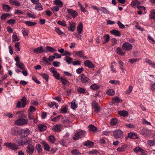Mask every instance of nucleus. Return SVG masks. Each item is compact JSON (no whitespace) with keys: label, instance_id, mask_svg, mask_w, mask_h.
<instances>
[{"label":"nucleus","instance_id":"obj_38","mask_svg":"<svg viewBox=\"0 0 155 155\" xmlns=\"http://www.w3.org/2000/svg\"><path fill=\"white\" fill-rule=\"evenodd\" d=\"M94 144V143L89 140H87L84 143V146L87 147H91Z\"/></svg>","mask_w":155,"mask_h":155},{"label":"nucleus","instance_id":"obj_5","mask_svg":"<svg viewBox=\"0 0 155 155\" xmlns=\"http://www.w3.org/2000/svg\"><path fill=\"white\" fill-rule=\"evenodd\" d=\"M80 80L81 82L86 84H91V80L86 77L84 74H82L80 76Z\"/></svg>","mask_w":155,"mask_h":155},{"label":"nucleus","instance_id":"obj_16","mask_svg":"<svg viewBox=\"0 0 155 155\" xmlns=\"http://www.w3.org/2000/svg\"><path fill=\"white\" fill-rule=\"evenodd\" d=\"M9 2L10 4L16 6H19L20 5V3L17 0H9Z\"/></svg>","mask_w":155,"mask_h":155},{"label":"nucleus","instance_id":"obj_13","mask_svg":"<svg viewBox=\"0 0 155 155\" xmlns=\"http://www.w3.org/2000/svg\"><path fill=\"white\" fill-rule=\"evenodd\" d=\"M69 26L68 28V30L71 31H74L75 29L76 23L74 22H69Z\"/></svg>","mask_w":155,"mask_h":155},{"label":"nucleus","instance_id":"obj_39","mask_svg":"<svg viewBox=\"0 0 155 155\" xmlns=\"http://www.w3.org/2000/svg\"><path fill=\"white\" fill-rule=\"evenodd\" d=\"M65 59L66 62L68 63V64H70L73 62V59L70 57L67 56L65 58Z\"/></svg>","mask_w":155,"mask_h":155},{"label":"nucleus","instance_id":"obj_25","mask_svg":"<svg viewBox=\"0 0 155 155\" xmlns=\"http://www.w3.org/2000/svg\"><path fill=\"white\" fill-rule=\"evenodd\" d=\"M117 63L114 61L113 62H112L110 65V69L111 71L112 72L114 73H116V69L114 68V66L115 65L116 66Z\"/></svg>","mask_w":155,"mask_h":155},{"label":"nucleus","instance_id":"obj_7","mask_svg":"<svg viewBox=\"0 0 155 155\" xmlns=\"http://www.w3.org/2000/svg\"><path fill=\"white\" fill-rule=\"evenodd\" d=\"M132 45L128 42H125L122 45V48L125 51H129L132 49Z\"/></svg>","mask_w":155,"mask_h":155},{"label":"nucleus","instance_id":"obj_35","mask_svg":"<svg viewBox=\"0 0 155 155\" xmlns=\"http://www.w3.org/2000/svg\"><path fill=\"white\" fill-rule=\"evenodd\" d=\"M76 100L74 99L71 103V108L73 110L75 109L77 107V105L75 103Z\"/></svg>","mask_w":155,"mask_h":155},{"label":"nucleus","instance_id":"obj_9","mask_svg":"<svg viewBox=\"0 0 155 155\" xmlns=\"http://www.w3.org/2000/svg\"><path fill=\"white\" fill-rule=\"evenodd\" d=\"M113 135L116 138H119L123 136V132L120 130H117L114 132Z\"/></svg>","mask_w":155,"mask_h":155},{"label":"nucleus","instance_id":"obj_19","mask_svg":"<svg viewBox=\"0 0 155 155\" xmlns=\"http://www.w3.org/2000/svg\"><path fill=\"white\" fill-rule=\"evenodd\" d=\"M83 25L82 23H80L78 25L77 28V31L79 34L82 33L83 31Z\"/></svg>","mask_w":155,"mask_h":155},{"label":"nucleus","instance_id":"obj_20","mask_svg":"<svg viewBox=\"0 0 155 155\" xmlns=\"http://www.w3.org/2000/svg\"><path fill=\"white\" fill-rule=\"evenodd\" d=\"M44 51L43 47L40 46L34 50L33 52L34 53L38 54L39 53H41Z\"/></svg>","mask_w":155,"mask_h":155},{"label":"nucleus","instance_id":"obj_21","mask_svg":"<svg viewBox=\"0 0 155 155\" xmlns=\"http://www.w3.org/2000/svg\"><path fill=\"white\" fill-rule=\"evenodd\" d=\"M38 129L40 131H43L47 129V126L44 124H39L38 125Z\"/></svg>","mask_w":155,"mask_h":155},{"label":"nucleus","instance_id":"obj_12","mask_svg":"<svg viewBox=\"0 0 155 155\" xmlns=\"http://www.w3.org/2000/svg\"><path fill=\"white\" fill-rule=\"evenodd\" d=\"M85 66L90 68H93L94 67V66L92 62L89 60H87L84 62Z\"/></svg>","mask_w":155,"mask_h":155},{"label":"nucleus","instance_id":"obj_34","mask_svg":"<svg viewBox=\"0 0 155 155\" xmlns=\"http://www.w3.org/2000/svg\"><path fill=\"white\" fill-rule=\"evenodd\" d=\"M77 91L80 94H85L86 93V90L83 88L79 87L77 89Z\"/></svg>","mask_w":155,"mask_h":155},{"label":"nucleus","instance_id":"obj_64","mask_svg":"<svg viewBox=\"0 0 155 155\" xmlns=\"http://www.w3.org/2000/svg\"><path fill=\"white\" fill-rule=\"evenodd\" d=\"M24 12L22 11H21L19 10H15V11L14 12V14H18V15H21L23 14L24 15Z\"/></svg>","mask_w":155,"mask_h":155},{"label":"nucleus","instance_id":"obj_26","mask_svg":"<svg viewBox=\"0 0 155 155\" xmlns=\"http://www.w3.org/2000/svg\"><path fill=\"white\" fill-rule=\"evenodd\" d=\"M35 148L38 153H40L42 151V149L41 145L40 144H36Z\"/></svg>","mask_w":155,"mask_h":155},{"label":"nucleus","instance_id":"obj_51","mask_svg":"<svg viewBox=\"0 0 155 155\" xmlns=\"http://www.w3.org/2000/svg\"><path fill=\"white\" fill-rule=\"evenodd\" d=\"M10 15L8 13L2 14L1 17V20L6 19L8 16H10Z\"/></svg>","mask_w":155,"mask_h":155},{"label":"nucleus","instance_id":"obj_37","mask_svg":"<svg viewBox=\"0 0 155 155\" xmlns=\"http://www.w3.org/2000/svg\"><path fill=\"white\" fill-rule=\"evenodd\" d=\"M40 75L43 79H45L47 81H48L49 77L48 74L45 73H41L40 74Z\"/></svg>","mask_w":155,"mask_h":155},{"label":"nucleus","instance_id":"obj_11","mask_svg":"<svg viewBox=\"0 0 155 155\" xmlns=\"http://www.w3.org/2000/svg\"><path fill=\"white\" fill-rule=\"evenodd\" d=\"M30 131L28 129L25 128L21 130V134L22 137H26L30 134Z\"/></svg>","mask_w":155,"mask_h":155},{"label":"nucleus","instance_id":"obj_47","mask_svg":"<svg viewBox=\"0 0 155 155\" xmlns=\"http://www.w3.org/2000/svg\"><path fill=\"white\" fill-rule=\"evenodd\" d=\"M48 140L51 143H54L56 141V139L54 136L51 135L48 137Z\"/></svg>","mask_w":155,"mask_h":155},{"label":"nucleus","instance_id":"obj_1","mask_svg":"<svg viewBox=\"0 0 155 155\" xmlns=\"http://www.w3.org/2000/svg\"><path fill=\"white\" fill-rule=\"evenodd\" d=\"M4 145L13 150H16L19 149V146L17 144L11 142L5 143H4Z\"/></svg>","mask_w":155,"mask_h":155},{"label":"nucleus","instance_id":"obj_32","mask_svg":"<svg viewBox=\"0 0 155 155\" xmlns=\"http://www.w3.org/2000/svg\"><path fill=\"white\" fill-rule=\"evenodd\" d=\"M88 127L90 131L95 132L97 130V128L94 126L92 124L90 125Z\"/></svg>","mask_w":155,"mask_h":155},{"label":"nucleus","instance_id":"obj_50","mask_svg":"<svg viewBox=\"0 0 155 155\" xmlns=\"http://www.w3.org/2000/svg\"><path fill=\"white\" fill-rule=\"evenodd\" d=\"M57 23L59 25L62 26L64 27H66L67 25L65 21L64 20L62 21H58Z\"/></svg>","mask_w":155,"mask_h":155},{"label":"nucleus","instance_id":"obj_55","mask_svg":"<svg viewBox=\"0 0 155 155\" xmlns=\"http://www.w3.org/2000/svg\"><path fill=\"white\" fill-rule=\"evenodd\" d=\"M61 115H59L51 119V120L54 122H56L58 121L60 119Z\"/></svg>","mask_w":155,"mask_h":155},{"label":"nucleus","instance_id":"obj_58","mask_svg":"<svg viewBox=\"0 0 155 155\" xmlns=\"http://www.w3.org/2000/svg\"><path fill=\"white\" fill-rule=\"evenodd\" d=\"M90 87L94 90H96L99 88V87L96 84H92L90 86Z\"/></svg>","mask_w":155,"mask_h":155},{"label":"nucleus","instance_id":"obj_14","mask_svg":"<svg viewBox=\"0 0 155 155\" xmlns=\"http://www.w3.org/2000/svg\"><path fill=\"white\" fill-rule=\"evenodd\" d=\"M53 75L55 78L58 80L60 79V74L55 70H54V68H51L50 69Z\"/></svg>","mask_w":155,"mask_h":155},{"label":"nucleus","instance_id":"obj_3","mask_svg":"<svg viewBox=\"0 0 155 155\" xmlns=\"http://www.w3.org/2000/svg\"><path fill=\"white\" fill-rule=\"evenodd\" d=\"M86 133L85 130H81L75 133L73 139L76 140L84 137L86 135Z\"/></svg>","mask_w":155,"mask_h":155},{"label":"nucleus","instance_id":"obj_63","mask_svg":"<svg viewBox=\"0 0 155 155\" xmlns=\"http://www.w3.org/2000/svg\"><path fill=\"white\" fill-rule=\"evenodd\" d=\"M12 40L13 41H18L19 40L17 35H12Z\"/></svg>","mask_w":155,"mask_h":155},{"label":"nucleus","instance_id":"obj_23","mask_svg":"<svg viewBox=\"0 0 155 155\" xmlns=\"http://www.w3.org/2000/svg\"><path fill=\"white\" fill-rule=\"evenodd\" d=\"M129 137L131 139H137L138 138L137 134L134 133L130 132L128 134Z\"/></svg>","mask_w":155,"mask_h":155},{"label":"nucleus","instance_id":"obj_17","mask_svg":"<svg viewBox=\"0 0 155 155\" xmlns=\"http://www.w3.org/2000/svg\"><path fill=\"white\" fill-rule=\"evenodd\" d=\"M75 54L79 57L82 58L84 59H87V58L84 55V54L82 51H80L75 52Z\"/></svg>","mask_w":155,"mask_h":155},{"label":"nucleus","instance_id":"obj_45","mask_svg":"<svg viewBox=\"0 0 155 155\" xmlns=\"http://www.w3.org/2000/svg\"><path fill=\"white\" fill-rule=\"evenodd\" d=\"M117 53L119 55H124L125 54V52L122 51L121 49L120 48H117L116 49Z\"/></svg>","mask_w":155,"mask_h":155},{"label":"nucleus","instance_id":"obj_46","mask_svg":"<svg viewBox=\"0 0 155 155\" xmlns=\"http://www.w3.org/2000/svg\"><path fill=\"white\" fill-rule=\"evenodd\" d=\"M25 23L28 26H33L36 24L35 22H32L29 21H26Z\"/></svg>","mask_w":155,"mask_h":155},{"label":"nucleus","instance_id":"obj_18","mask_svg":"<svg viewBox=\"0 0 155 155\" xmlns=\"http://www.w3.org/2000/svg\"><path fill=\"white\" fill-rule=\"evenodd\" d=\"M41 144L43 145L44 150L47 151H50V147L48 143L45 142H41Z\"/></svg>","mask_w":155,"mask_h":155},{"label":"nucleus","instance_id":"obj_28","mask_svg":"<svg viewBox=\"0 0 155 155\" xmlns=\"http://www.w3.org/2000/svg\"><path fill=\"white\" fill-rule=\"evenodd\" d=\"M24 138V142H25V144L27 145H29L30 144H31V143L32 141V139L29 137L28 138Z\"/></svg>","mask_w":155,"mask_h":155},{"label":"nucleus","instance_id":"obj_22","mask_svg":"<svg viewBox=\"0 0 155 155\" xmlns=\"http://www.w3.org/2000/svg\"><path fill=\"white\" fill-rule=\"evenodd\" d=\"M99 10L101 11V12L104 14H110V12L109 10L107 8L104 7H101Z\"/></svg>","mask_w":155,"mask_h":155},{"label":"nucleus","instance_id":"obj_40","mask_svg":"<svg viewBox=\"0 0 155 155\" xmlns=\"http://www.w3.org/2000/svg\"><path fill=\"white\" fill-rule=\"evenodd\" d=\"M150 16L151 19L155 21V9L153 10L150 12Z\"/></svg>","mask_w":155,"mask_h":155},{"label":"nucleus","instance_id":"obj_31","mask_svg":"<svg viewBox=\"0 0 155 155\" xmlns=\"http://www.w3.org/2000/svg\"><path fill=\"white\" fill-rule=\"evenodd\" d=\"M54 2L55 5H58L60 7H62L63 6V3L60 0H55Z\"/></svg>","mask_w":155,"mask_h":155},{"label":"nucleus","instance_id":"obj_36","mask_svg":"<svg viewBox=\"0 0 155 155\" xmlns=\"http://www.w3.org/2000/svg\"><path fill=\"white\" fill-rule=\"evenodd\" d=\"M106 94L110 96H113L115 94V91L113 89H109L107 91Z\"/></svg>","mask_w":155,"mask_h":155},{"label":"nucleus","instance_id":"obj_54","mask_svg":"<svg viewBox=\"0 0 155 155\" xmlns=\"http://www.w3.org/2000/svg\"><path fill=\"white\" fill-rule=\"evenodd\" d=\"M139 4V2L137 0H134L131 2V5L132 6H137Z\"/></svg>","mask_w":155,"mask_h":155},{"label":"nucleus","instance_id":"obj_15","mask_svg":"<svg viewBox=\"0 0 155 155\" xmlns=\"http://www.w3.org/2000/svg\"><path fill=\"white\" fill-rule=\"evenodd\" d=\"M15 65L21 70H24L25 69L24 64L22 62H16Z\"/></svg>","mask_w":155,"mask_h":155},{"label":"nucleus","instance_id":"obj_27","mask_svg":"<svg viewBox=\"0 0 155 155\" xmlns=\"http://www.w3.org/2000/svg\"><path fill=\"white\" fill-rule=\"evenodd\" d=\"M118 114L121 116L124 117L127 116L128 115V113L127 111L125 110H121L118 111Z\"/></svg>","mask_w":155,"mask_h":155},{"label":"nucleus","instance_id":"obj_43","mask_svg":"<svg viewBox=\"0 0 155 155\" xmlns=\"http://www.w3.org/2000/svg\"><path fill=\"white\" fill-rule=\"evenodd\" d=\"M71 153L74 155H79L81 154L79 150L77 149H74L71 151Z\"/></svg>","mask_w":155,"mask_h":155},{"label":"nucleus","instance_id":"obj_52","mask_svg":"<svg viewBox=\"0 0 155 155\" xmlns=\"http://www.w3.org/2000/svg\"><path fill=\"white\" fill-rule=\"evenodd\" d=\"M113 100L115 102L118 103L120 102V101H122L121 99H120L117 97H115L113 98Z\"/></svg>","mask_w":155,"mask_h":155},{"label":"nucleus","instance_id":"obj_4","mask_svg":"<svg viewBox=\"0 0 155 155\" xmlns=\"http://www.w3.org/2000/svg\"><path fill=\"white\" fill-rule=\"evenodd\" d=\"M26 97L25 96H23L21 99V102L20 101H18L16 104V107L18 108L24 107L26 104Z\"/></svg>","mask_w":155,"mask_h":155},{"label":"nucleus","instance_id":"obj_56","mask_svg":"<svg viewBox=\"0 0 155 155\" xmlns=\"http://www.w3.org/2000/svg\"><path fill=\"white\" fill-rule=\"evenodd\" d=\"M21 31L24 36H27L28 35V31L25 28H22Z\"/></svg>","mask_w":155,"mask_h":155},{"label":"nucleus","instance_id":"obj_30","mask_svg":"<svg viewBox=\"0 0 155 155\" xmlns=\"http://www.w3.org/2000/svg\"><path fill=\"white\" fill-rule=\"evenodd\" d=\"M35 9L38 11H41L43 10V6L41 3H39L36 4L35 6Z\"/></svg>","mask_w":155,"mask_h":155},{"label":"nucleus","instance_id":"obj_59","mask_svg":"<svg viewBox=\"0 0 155 155\" xmlns=\"http://www.w3.org/2000/svg\"><path fill=\"white\" fill-rule=\"evenodd\" d=\"M109 83L116 85H119L120 84V82L118 81L115 80H110L109 81Z\"/></svg>","mask_w":155,"mask_h":155},{"label":"nucleus","instance_id":"obj_24","mask_svg":"<svg viewBox=\"0 0 155 155\" xmlns=\"http://www.w3.org/2000/svg\"><path fill=\"white\" fill-rule=\"evenodd\" d=\"M112 34L117 36H120V35L119 31L115 29L113 30L110 31Z\"/></svg>","mask_w":155,"mask_h":155},{"label":"nucleus","instance_id":"obj_10","mask_svg":"<svg viewBox=\"0 0 155 155\" xmlns=\"http://www.w3.org/2000/svg\"><path fill=\"white\" fill-rule=\"evenodd\" d=\"M63 127V125L61 124H59L54 126L52 128V130L54 132H59L60 131Z\"/></svg>","mask_w":155,"mask_h":155},{"label":"nucleus","instance_id":"obj_53","mask_svg":"<svg viewBox=\"0 0 155 155\" xmlns=\"http://www.w3.org/2000/svg\"><path fill=\"white\" fill-rule=\"evenodd\" d=\"M134 152L136 153H138V152H140L142 153V152H143L144 151V150L143 149L138 147H136L134 149Z\"/></svg>","mask_w":155,"mask_h":155},{"label":"nucleus","instance_id":"obj_44","mask_svg":"<svg viewBox=\"0 0 155 155\" xmlns=\"http://www.w3.org/2000/svg\"><path fill=\"white\" fill-rule=\"evenodd\" d=\"M146 62L149 64L151 66L154 68H155V63L153 62L149 59H147L146 61Z\"/></svg>","mask_w":155,"mask_h":155},{"label":"nucleus","instance_id":"obj_42","mask_svg":"<svg viewBox=\"0 0 155 155\" xmlns=\"http://www.w3.org/2000/svg\"><path fill=\"white\" fill-rule=\"evenodd\" d=\"M3 10L6 12H8L11 9L10 6L6 4L3 5Z\"/></svg>","mask_w":155,"mask_h":155},{"label":"nucleus","instance_id":"obj_2","mask_svg":"<svg viewBox=\"0 0 155 155\" xmlns=\"http://www.w3.org/2000/svg\"><path fill=\"white\" fill-rule=\"evenodd\" d=\"M18 118L14 122V124L15 125L21 126L26 124H28V119L21 118Z\"/></svg>","mask_w":155,"mask_h":155},{"label":"nucleus","instance_id":"obj_8","mask_svg":"<svg viewBox=\"0 0 155 155\" xmlns=\"http://www.w3.org/2000/svg\"><path fill=\"white\" fill-rule=\"evenodd\" d=\"M66 10L68 13L73 18H74L78 16V13L75 10L70 8H67Z\"/></svg>","mask_w":155,"mask_h":155},{"label":"nucleus","instance_id":"obj_62","mask_svg":"<svg viewBox=\"0 0 155 155\" xmlns=\"http://www.w3.org/2000/svg\"><path fill=\"white\" fill-rule=\"evenodd\" d=\"M20 43L18 42L15 43V47L16 48V50L17 51H20V48L19 47Z\"/></svg>","mask_w":155,"mask_h":155},{"label":"nucleus","instance_id":"obj_48","mask_svg":"<svg viewBox=\"0 0 155 155\" xmlns=\"http://www.w3.org/2000/svg\"><path fill=\"white\" fill-rule=\"evenodd\" d=\"M60 79L62 83V84L65 85L67 84H69V82L65 78H64L62 77H61L60 78Z\"/></svg>","mask_w":155,"mask_h":155},{"label":"nucleus","instance_id":"obj_60","mask_svg":"<svg viewBox=\"0 0 155 155\" xmlns=\"http://www.w3.org/2000/svg\"><path fill=\"white\" fill-rule=\"evenodd\" d=\"M147 143L149 146H151L155 144V141L152 140H148L147 141Z\"/></svg>","mask_w":155,"mask_h":155},{"label":"nucleus","instance_id":"obj_57","mask_svg":"<svg viewBox=\"0 0 155 155\" xmlns=\"http://www.w3.org/2000/svg\"><path fill=\"white\" fill-rule=\"evenodd\" d=\"M55 28V31L58 35H61L64 34V33L60 30L58 27H56Z\"/></svg>","mask_w":155,"mask_h":155},{"label":"nucleus","instance_id":"obj_33","mask_svg":"<svg viewBox=\"0 0 155 155\" xmlns=\"http://www.w3.org/2000/svg\"><path fill=\"white\" fill-rule=\"evenodd\" d=\"M110 124L112 126H115L118 124L117 119L116 118H112L111 120Z\"/></svg>","mask_w":155,"mask_h":155},{"label":"nucleus","instance_id":"obj_6","mask_svg":"<svg viewBox=\"0 0 155 155\" xmlns=\"http://www.w3.org/2000/svg\"><path fill=\"white\" fill-rule=\"evenodd\" d=\"M34 150V147L32 144H30L26 147V151L27 154L32 155Z\"/></svg>","mask_w":155,"mask_h":155},{"label":"nucleus","instance_id":"obj_29","mask_svg":"<svg viewBox=\"0 0 155 155\" xmlns=\"http://www.w3.org/2000/svg\"><path fill=\"white\" fill-rule=\"evenodd\" d=\"M103 38L104 39V41L103 42V44H106L109 41L110 36L108 35L107 34L104 36Z\"/></svg>","mask_w":155,"mask_h":155},{"label":"nucleus","instance_id":"obj_41","mask_svg":"<svg viewBox=\"0 0 155 155\" xmlns=\"http://www.w3.org/2000/svg\"><path fill=\"white\" fill-rule=\"evenodd\" d=\"M46 50L49 52L54 53L56 51V50L51 47L47 46L46 47Z\"/></svg>","mask_w":155,"mask_h":155},{"label":"nucleus","instance_id":"obj_49","mask_svg":"<svg viewBox=\"0 0 155 155\" xmlns=\"http://www.w3.org/2000/svg\"><path fill=\"white\" fill-rule=\"evenodd\" d=\"M7 23L12 26L15 24L16 23V21L14 19H10L7 21Z\"/></svg>","mask_w":155,"mask_h":155},{"label":"nucleus","instance_id":"obj_61","mask_svg":"<svg viewBox=\"0 0 155 155\" xmlns=\"http://www.w3.org/2000/svg\"><path fill=\"white\" fill-rule=\"evenodd\" d=\"M62 122L64 124H68L70 123V121L68 119L66 118H63L62 120Z\"/></svg>","mask_w":155,"mask_h":155}]
</instances>
